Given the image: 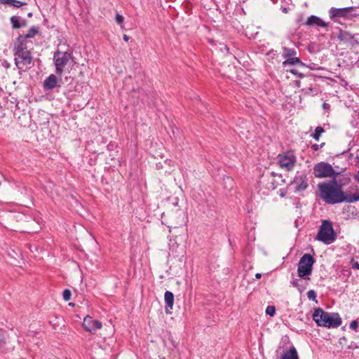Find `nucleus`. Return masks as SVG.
I'll return each instance as SVG.
<instances>
[{
  "instance_id": "nucleus-1",
  "label": "nucleus",
  "mask_w": 359,
  "mask_h": 359,
  "mask_svg": "<svg viewBox=\"0 0 359 359\" xmlns=\"http://www.w3.org/2000/svg\"><path fill=\"white\" fill-rule=\"evenodd\" d=\"M320 198L327 204H337L343 202L351 203L359 201V189L351 196L346 195L343 189H340L332 182L318 184Z\"/></svg>"
},
{
  "instance_id": "nucleus-2",
  "label": "nucleus",
  "mask_w": 359,
  "mask_h": 359,
  "mask_svg": "<svg viewBox=\"0 0 359 359\" xmlns=\"http://www.w3.org/2000/svg\"><path fill=\"white\" fill-rule=\"evenodd\" d=\"M14 61L20 72H27L33 66V57L27 43L15 42L13 47Z\"/></svg>"
},
{
  "instance_id": "nucleus-3",
  "label": "nucleus",
  "mask_w": 359,
  "mask_h": 359,
  "mask_svg": "<svg viewBox=\"0 0 359 359\" xmlns=\"http://www.w3.org/2000/svg\"><path fill=\"white\" fill-rule=\"evenodd\" d=\"M313 320L318 326L328 328H337L342 323L341 318L338 313H328L320 308L314 310Z\"/></svg>"
},
{
  "instance_id": "nucleus-4",
  "label": "nucleus",
  "mask_w": 359,
  "mask_h": 359,
  "mask_svg": "<svg viewBox=\"0 0 359 359\" xmlns=\"http://www.w3.org/2000/svg\"><path fill=\"white\" fill-rule=\"evenodd\" d=\"M316 239L325 245L333 243L337 239V233L333 229L331 221L323 219L319 227Z\"/></svg>"
},
{
  "instance_id": "nucleus-5",
  "label": "nucleus",
  "mask_w": 359,
  "mask_h": 359,
  "mask_svg": "<svg viewBox=\"0 0 359 359\" xmlns=\"http://www.w3.org/2000/svg\"><path fill=\"white\" fill-rule=\"evenodd\" d=\"M73 62L74 57L72 53L67 51H55L53 55L55 74L61 76L69 66L72 65Z\"/></svg>"
},
{
  "instance_id": "nucleus-6",
  "label": "nucleus",
  "mask_w": 359,
  "mask_h": 359,
  "mask_svg": "<svg viewBox=\"0 0 359 359\" xmlns=\"http://www.w3.org/2000/svg\"><path fill=\"white\" fill-rule=\"evenodd\" d=\"M280 181H283L281 175L274 172H267L262 175L259 184L260 187L271 191L278 187Z\"/></svg>"
},
{
  "instance_id": "nucleus-7",
  "label": "nucleus",
  "mask_w": 359,
  "mask_h": 359,
  "mask_svg": "<svg viewBox=\"0 0 359 359\" xmlns=\"http://www.w3.org/2000/svg\"><path fill=\"white\" fill-rule=\"evenodd\" d=\"M315 263V259L310 254H304L300 259L298 268L297 273L300 278L311 274L313 271V266Z\"/></svg>"
},
{
  "instance_id": "nucleus-8",
  "label": "nucleus",
  "mask_w": 359,
  "mask_h": 359,
  "mask_svg": "<svg viewBox=\"0 0 359 359\" xmlns=\"http://www.w3.org/2000/svg\"><path fill=\"white\" fill-rule=\"evenodd\" d=\"M334 171L332 166L327 162L322 161L313 166V175L317 178L332 177Z\"/></svg>"
},
{
  "instance_id": "nucleus-9",
  "label": "nucleus",
  "mask_w": 359,
  "mask_h": 359,
  "mask_svg": "<svg viewBox=\"0 0 359 359\" xmlns=\"http://www.w3.org/2000/svg\"><path fill=\"white\" fill-rule=\"evenodd\" d=\"M297 161L296 156L292 151H287L278 155L279 165L287 171L293 170Z\"/></svg>"
},
{
  "instance_id": "nucleus-10",
  "label": "nucleus",
  "mask_w": 359,
  "mask_h": 359,
  "mask_svg": "<svg viewBox=\"0 0 359 359\" xmlns=\"http://www.w3.org/2000/svg\"><path fill=\"white\" fill-rule=\"evenodd\" d=\"M356 8L354 6L336 8H331L330 10V16L332 19L334 18H348L351 17H359V14H351V12L354 11Z\"/></svg>"
},
{
  "instance_id": "nucleus-11",
  "label": "nucleus",
  "mask_w": 359,
  "mask_h": 359,
  "mask_svg": "<svg viewBox=\"0 0 359 359\" xmlns=\"http://www.w3.org/2000/svg\"><path fill=\"white\" fill-rule=\"evenodd\" d=\"M294 186V191H304L309 186L308 177L304 172H297L292 182Z\"/></svg>"
},
{
  "instance_id": "nucleus-12",
  "label": "nucleus",
  "mask_w": 359,
  "mask_h": 359,
  "mask_svg": "<svg viewBox=\"0 0 359 359\" xmlns=\"http://www.w3.org/2000/svg\"><path fill=\"white\" fill-rule=\"evenodd\" d=\"M351 179L349 174H342L337 171H334V175H333L330 180V182L341 189H343V187L348 186L351 183Z\"/></svg>"
},
{
  "instance_id": "nucleus-13",
  "label": "nucleus",
  "mask_w": 359,
  "mask_h": 359,
  "mask_svg": "<svg viewBox=\"0 0 359 359\" xmlns=\"http://www.w3.org/2000/svg\"><path fill=\"white\" fill-rule=\"evenodd\" d=\"M83 326L86 330L95 332L97 330L101 329L102 325L100 321L94 320L92 317L87 316L83 319Z\"/></svg>"
},
{
  "instance_id": "nucleus-14",
  "label": "nucleus",
  "mask_w": 359,
  "mask_h": 359,
  "mask_svg": "<svg viewBox=\"0 0 359 359\" xmlns=\"http://www.w3.org/2000/svg\"><path fill=\"white\" fill-rule=\"evenodd\" d=\"M338 39L344 42H350L352 46L358 45L359 42L355 39V36L347 31L340 30Z\"/></svg>"
},
{
  "instance_id": "nucleus-15",
  "label": "nucleus",
  "mask_w": 359,
  "mask_h": 359,
  "mask_svg": "<svg viewBox=\"0 0 359 359\" xmlns=\"http://www.w3.org/2000/svg\"><path fill=\"white\" fill-rule=\"evenodd\" d=\"M306 25L309 26L316 25L321 27H327V24L322 19L316 15H311L306 20Z\"/></svg>"
},
{
  "instance_id": "nucleus-16",
  "label": "nucleus",
  "mask_w": 359,
  "mask_h": 359,
  "mask_svg": "<svg viewBox=\"0 0 359 359\" xmlns=\"http://www.w3.org/2000/svg\"><path fill=\"white\" fill-rule=\"evenodd\" d=\"M39 32V28L37 27H32L28 32L24 35H20L15 42H23L26 43V39L34 37Z\"/></svg>"
},
{
  "instance_id": "nucleus-17",
  "label": "nucleus",
  "mask_w": 359,
  "mask_h": 359,
  "mask_svg": "<svg viewBox=\"0 0 359 359\" xmlns=\"http://www.w3.org/2000/svg\"><path fill=\"white\" fill-rule=\"evenodd\" d=\"M57 83V79L55 74L48 76L43 82V87L46 90L55 88Z\"/></svg>"
},
{
  "instance_id": "nucleus-18",
  "label": "nucleus",
  "mask_w": 359,
  "mask_h": 359,
  "mask_svg": "<svg viewBox=\"0 0 359 359\" xmlns=\"http://www.w3.org/2000/svg\"><path fill=\"white\" fill-rule=\"evenodd\" d=\"M165 302L166 304V313H168V309H172L174 304V295L170 291H166L164 294Z\"/></svg>"
},
{
  "instance_id": "nucleus-19",
  "label": "nucleus",
  "mask_w": 359,
  "mask_h": 359,
  "mask_svg": "<svg viewBox=\"0 0 359 359\" xmlns=\"http://www.w3.org/2000/svg\"><path fill=\"white\" fill-rule=\"evenodd\" d=\"M281 359H298V354L296 348L294 346L291 347L288 351L283 353Z\"/></svg>"
},
{
  "instance_id": "nucleus-20",
  "label": "nucleus",
  "mask_w": 359,
  "mask_h": 359,
  "mask_svg": "<svg viewBox=\"0 0 359 359\" xmlns=\"http://www.w3.org/2000/svg\"><path fill=\"white\" fill-rule=\"evenodd\" d=\"M297 51L294 48H289L287 47H283L282 56L287 60L288 58L295 57Z\"/></svg>"
},
{
  "instance_id": "nucleus-21",
  "label": "nucleus",
  "mask_w": 359,
  "mask_h": 359,
  "mask_svg": "<svg viewBox=\"0 0 359 359\" xmlns=\"http://www.w3.org/2000/svg\"><path fill=\"white\" fill-rule=\"evenodd\" d=\"M299 65L303 66L304 63L297 57L288 58L287 60H285L283 62V65L284 67H286L287 65Z\"/></svg>"
},
{
  "instance_id": "nucleus-22",
  "label": "nucleus",
  "mask_w": 359,
  "mask_h": 359,
  "mask_svg": "<svg viewBox=\"0 0 359 359\" xmlns=\"http://www.w3.org/2000/svg\"><path fill=\"white\" fill-rule=\"evenodd\" d=\"M1 2L16 8L27 5V3L17 0H1Z\"/></svg>"
},
{
  "instance_id": "nucleus-23",
  "label": "nucleus",
  "mask_w": 359,
  "mask_h": 359,
  "mask_svg": "<svg viewBox=\"0 0 359 359\" xmlns=\"http://www.w3.org/2000/svg\"><path fill=\"white\" fill-rule=\"evenodd\" d=\"M11 22L12 24V27L13 29L20 28L22 26H24L25 25V21L21 24L20 22L19 17H17V16H12L11 18Z\"/></svg>"
},
{
  "instance_id": "nucleus-24",
  "label": "nucleus",
  "mask_w": 359,
  "mask_h": 359,
  "mask_svg": "<svg viewBox=\"0 0 359 359\" xmlns=\"http://www.w3.org/2000/svg\"><path fill=\"white\" fill-rule=\"evenodd\" d=\"M325 132V130L321 126H318L315 129L314 133L311 136L316 141H318L320 135Z\"/></svg>"
},
{
  "instance_id": "nucleus-25",
  "label": "nucleus",
  "mask_w": 359,
  "mask_h": 359,
  "mask_svg": "<svg viewBox=\"0 0 359 359\" xmlns=\"http://www.w3.org/2000/svg\"><path fill=\"white\" fill-rule=\"evenodd\" d=\"M6 344V333L4 330H0V352L5 351Z\"/></svg>"
},
{
  "instance_id": "nucleus-26",
  "label": "nucleus",
  "mask_w": 359,
  "mask_h": 359,
  "mask_svg": "<svg viewBox=\"0 0 359 359\" xmlns=\"http://www.w3.org/2000/svg\"><path fill=\"white\" fill-rule=\"evenodd\" d=\"M302 281L301 280H294L292 282V285L296 287L300 292H302L305 290V287L302 284Z\"/></svg>"
},
{
  "instance_id": "nucleus-27",
  "label": "nucleus",
  "mask_w": 359,
  "mask_h": 359,
  "mask_svg": "<svg viewBox=\"0 0 359 359\" xmlns=\"http://www.w3.org/2000/svg\"><path fill=\"white\" fill-rule=\"evenodd\" d=\"M276 313V308L273 306H268L266 309V313L270 316H273Z\"/></svg>"
},
{
  "instance_id": "nucleus-28",
  "label": "nucleus",
  "mask_w": 359,
  "mask_h": 359,
  "mask_svg": "<svg viewBox=\"0 0 359 359\" xmlns=\"http://www.w3.org/2000/svg\"><path fill=\"white\" fill-rule=\"evenodd\" d=\"M63 299L65 301L67 302L71 299L72 292L69 289H65L62 293Z\"/></svg>"
},
{
  "instance_id": "nucleus-29",
  "label": "nucleus",
  "mask_w": 359,
  "mask_h": 359,
  "mask_svg": "<svg viewBox=\"0 0 359 359\" xmlns=\"http://www.w3.org/2000/svg\"><path fill=\"white\" fill-rule=\"evenodd\" d=\"M307 297L310 300L315 301L316 298V293L314 290H311L307 292Z\"/></svg>"
},
{
  "instance_id": "nucleus-30",
  "label": "nucleus",
  "mask_w": 359,
  "mask_h": 359,
  "mask_svg": "<svg viewBox=\"0 0 359 359\" xmlns=\"http://www.w3.org/2000/svg\"><path fill=\"white\" fill-rule=\"evenodd\" d=\"M115 20L118 25H122L123 23L124 18L123 17V15L117 13L116 15Z\"/></svg>"
},
{
  "instance_id": "nucleus-31",
  "label": "nucleus",
  "mask_w": 359,
  "mask_h": 359,
  "mask_svg": "<svg viewBox=\"0 0 359 359\" xmlns=\"http://www.w3.org/2000/svg\"><path fill=\"white\" fill-rule=\"evenodd\" d=\"M358 325H359V323H358V320H353L350 323V328L353 330H356Z\"/></svg>"
},
{
  "instance_id": "nucleus-32",
  "label": "nucleus",
  "mask_w": 359,
  "mask_h": 359,
  "mask_svg": "<svg viewBox=\"0 0 359 359\" xmlns=\"http://www.w3.org/2000/svg\"><path fill=\"white\" fill-rule=\"evenodd\" d=\"M355 165L358 167V170L354 175L353 178L359 184V163H356Z\"/></svg>"
},
{
  "instance_id": "nucleus-33",
  "label": "nucleus",
  "mask_w": 359,
  "mask_h": 359,
  "mask_svg": "<svg viewBox=\"0 0 359 359\" xmlns=\"http://www.w3.org/2000/svg\"><path fill=\"white\" fill-rule=\"evenodd\" d=\"M352 268L353 269H359V263L352 259L351 261Z\"/></svg>"
},
{
  "instance_id": "nucleus-34",
  "label": "nucleus",
  "mask_w": 359,
  "mask_h": 359,
  "mask_svg": "<svg viewBox=\"0 0 359 359\" xmlns=\"http://www.w3.org/2000/svg\"><path fill=\"white\" fill-rule=\"evenodd\" d=\"M311 148L313 151H318L320 149L319 144H312Z\"/></svg>"
},
{
  "instance_id": "nucleus-35",
  "label": "nucleus",
  "mask_w": 359,
  "mask_h": 359,
  "mask_svg": "<svg viewBox=\"0 0 359 359\" xmlns=\"http://www.w3.org/2000/svg\"><path fill=\"white\" fill-rule=\"evenodd\" d=\"M123 38L125 41H128V40L130 39L129 36L126 34H124Z\"/></svg>"
},
{
  "instance_id": "nucleus-36",
  "label": "nucleus",
  "mask_w": 359,
  "mask_h": 359,
  "mask_svg": "<svg viewBox=\"0 0 359 359\" xmlns=\"http://www.w3.org/2000/svg\"><path fill=\"white\" fill-rule=\"evenodd\" d=\"M261 276H262V274H261V273H256V274H255V277H256L257 278H261Z\"/></svg>"
},
{
  "instance_id": "nucleus-37",
  "label": "nucleus",
  "mask_w": 359,
  "mask_h": 359,
  "mask_svg": "<svg viewBox=\"0 0 359 359\" xmlns=\"http://www.w3.org/2000/svg\"><path fill=\"white\" fill-rule=\"evenodd\" d=\"M324 145H325V142H323V143H322V144H319L320 148L321 149Z\"/></svg>"
},
{
  "instance_id": "nucleus-38",
  "label": "nucleus",
  "mask_w": 359,
  "mask_h": 359,
  "mask_svg": "<svg viewBox=\"0 0 359 359\" xmlns=\"http://www.w3.org/2000/svg\"><path fill=\"white\" fill-rule=\"evenodd\" d=\"M355 159L359 160V153L357 154V155L355 156Z\"/></svg>"
},
{
  "instance_id": "nucleus-39",
  "label": "nucleus",
  "mask_w": 359,
  "mask_h": 359,
  "mask_svg": "<svg viewBox=\"0 0 359 359\" xmlns=\"http://www.w3.org/2000/svg\"><path fill=\"white\" fill-rule=\"evenodd\" d=\"M283 12H285V13H287V8H283Z\"/></svg>"
},
{
  "instance_id": "nucleus-40",
  "label": "nucleus",
  "mask_w": 359,
  "mask_h": 359,
  "mask_svg": "<svg viewBox=\"0 0 359 359\" xmlns=\"http://www.w3.org/2000/svg\"><path fill=\"white\" fill-rule=\"evenodd\" d=\"M324 107H327V105L325 104H323Z\"/></svg>"
},
{
  "instance_id": "nucleus-41",
  "label": "nucleus",
  "mask_w": 359,
  "mask_h": 359,
  "mask_svg": "<svg viewBox=\"0 0 359 359\" xmlns=\"http://www.w3.org/2000/svg\"><path fill=\"white\" fill-rule=\"evenodd\" d=\"M324 107H327V105L325 104H323Z\"/></svg>"
}]
</instances>
